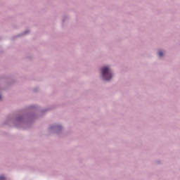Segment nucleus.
<instances>
[{
    "label": "nucleus",
    "mask_w": 180,
    "mask_h": 180,
    "mask_svg": "<svg viewBox=\"0 0 180 180\" xmlns=\"http://www.w3.org/2000/svg\"><path fill=\"white\" fill-rule=\"evenodd\" d=\"M4 179H5V176H0V180H4Z\"/></svg>",
    "instance_id": "3"
},
{
    "label": "nucleus",
    "mask_w": 180,
    "mask_h": 180,
    "mask_svg": "<svg viewBox=\"0 0 180 180\" xmlns=\"http://www.w3.org/2000/svg\"><path fill=\"white\" fill-rule=\"evenodd\" d=\"M101 74L105 81H110L112 79V71L108 66H105L101 68Z\"/></svg>",
    "instance_id": "1"
},
{
    "label": "nucleus",
    "mask_w": 180,
    "mask_h": 180,
    "mask_svg": "<svg viewBox=\"0 0 180 180\" xmlns=\"http://www.w3.org/2000/svg\"><path fill=\"white\" fill-rule=\"evenodd\" d=\"M1 99H2V96H0V101H1Z\"/></svg>",
    "instance_id": "4"
},
{
    "label": "nucleus",
    "mask_w": 180,
    "mask_h": 180,
    "mask_svg": "<svg viewBox=\"0 0 180 180\" xmlns=\"http://www.w3.org/2000/svg\"><path fill=\"white\" fill-rule=\"evenodd\" d=\"M158 56H159V57H162V56H164V53H162V51H160L158 53Z\"/></svg>",
    "instance_id": "2"
}]
</instances>
